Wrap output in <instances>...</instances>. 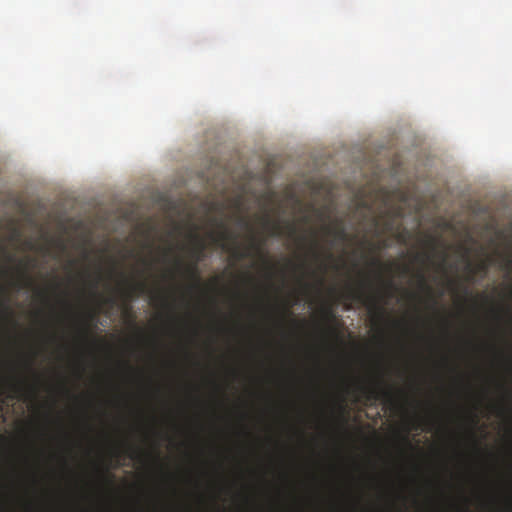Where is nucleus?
<instances>
[{
  "label": "nucleus",
  "mask_w": 512,
  "mask_h": 512,
  "mask_svg": "<svg viewBox=\"0 0 512 512\" xmlns=\"http://www.w3.org/2000/svg\"><path fill=\"white\" fill-rule=\"evenodd\" d=\"M417 278H418V282H419L420 288L425 290V291H427L429 294H431L432 289H431V287L427 283L425 274L423 272H419L417 274Z\"/></svg>",
  "instance_id": "nucleus-7"
},
{
  "label": "nucleus",
  "mask_w": 512,
  "mask_h": 512,
  "mask_svg": "<svg viewBox=\"0 0 512 512\" xmlns=\"http://www.w3.org/2000/svg\"><path fill=\"white\" fill-rule=\"evenodd\" d=\"M325 234L333 236L338 240H346L347 233L341 222H338L335 226L326 225L323 227Z\"/></svg>",
  "instance_id": "nucleus-6"
},
{
  "label": "nucleus",
  "mask_w": 512,
  "mask_h": 512,
  "mask_svg": "<svg viewBox=\"0 0 512 512\" xmlns=\"http://www.w3.org/2000/svg\"><path fill=\"white\" fill-rule=\"evenodd\" d=\"M177 266L182 267V262L180 260H177Z\"/></svg>",
  "instance_id": "nucleus-28"
},
{
  "label": "nucleus",
  "mask_w": 512,
  "mask_h": 512,
  "mask_svg": "<svg viewBox=\"0 0 512 512\" xmlns=\"http://www.w3.org/2000/svg\"><path fill=\"white\" fill-rule=\"evenodd\" d=\"M385 226H386V229H387V230H391V229H392L393 224H392V222L388 221L387 223H385Z\"/></svg>",
  "instance_id": "nucleus-22"
},
{
  "label": "nucleus",
  "mask_w": 512,
  "mask_h": 512,
  "mask_svg": "<svg viewBox=\"0 0 512 512\" xmlns=\"http://www.w3.org/2000/svg\"><path fill=\"white\" fill-rule=\"evenodd\" d=\"M360 390L368 400H382L391 407H396L398 404L394 391L384 386L382 382L371 387L360 386Z\"/></svg>",
  "instance_id": "nucleus-3"
},
{
  "label": "nucleus",
  "mask_w": 512,
  "mask_h": 512,
  "mask_svg": "<svg viewBox=\"0 0 512 512\" xmlns=\"http://www.w3.org/2000/svg\"><path fill=\"white\" fill-rule=\"evenodd\" d=\"M106 301L109 302V303H112V304L115 303V300L113 298H108Z\"/></svg>",
  "instance_id": "nucleus-26"
},
{
  "label": "nucleus",
  "mask_w": 512,
  "mask_h": 512,
  "mask_svg": "<svg viewBox=\"0 0 512 512\" xmlns=\"http://www.w3.org/2000/svg\"><path fill=\"white\" fill-rule=\"evenodd\" d=\"M425 244L430 248V250L432 252H434L436 250V247H437V240L435 238L429 237L425 241Z\"/></svg>",
  "instance_id": "nucleus-11"
},
{
  "label": "nucleus",
  "mask_w": 512,
  "mask_h": 512,
  "mask_svg": "<svg viewBox=\"0 0 512 512\" xmlns=\"http://www.w3.org/2000/svg\"><path fill=\"white\" fill-rule=\"evenodd\" d=\"M395 214H396V216H400V215H401V211H400V209H399V210H397Z\"/></svg>",
  "instance_id": "nucleus-29"
},
{
  "label": "nucleus",
  "mask_w": 512,
  "mask_h": 512,
  "mask_svg": "<svg viewBox=\"0 0 512 512\" xmlns=\"http://www.w3.org/2000/svg\"><path fill=\"white\" fill-rule=\"evenodd\" d=\"M194 245L191 250V256L193 257L194 261L191 263L187 268L186 272L194 279L199 282V274H198V263L203 259L204 251L206 249V245L204 241L199 238L197 235L192 236Z\"/></svg>",
  "instance_id": "nucleus-4"
},
{
  "label": "nucleus",
  "mask_w": 512,
  "mask_h": 512,
  "mask_svg": "<svg viewBox=\"0 0 512 512\" xmlns=\"http://www.w3.org/2000/svg\"><path fill=\"white\" fill-rule=\"evenodd\" d=\"M414 259L416 261H421V262L429 261L431 259V254L430 253H417L414 256Z\"/></svg>",
  "instance_id": "nucleus-10"
},
{
  "label": "nucleus",
  "mask_w": 512,
  "mask_h": 512,
  "mask_svg": "<svg viewBox=\"0 0 512 512\" xmlns=\"http://www.w3.org/2000/svg\"><path fill=\"white\" fill-rule=\"evenodd\" d=\"M325 316H326L327 318H331V317H332V312H331V310H330V309H326V310H325Z\"/></svg>",
  "instance_id": "nucleus-21"
},
{
  "label": "nucleus",
  "mask_w": 512,
  "mask_h": 512,
  "mask_svg": "<svg viewBox=\"0 0 512 512\" xmlns=\"http://www.w3.org/2000/svg\"><path fill=\"white\" fill-rule=\"evenodd\" d=\"M237 223L242 228H245V229H248V230L252 229L250 222L245 217L239 216L237 218Z\"/></svg>",
  "instance_id": "nucleus-9"
},
{
  "label": "nucleus",
  "mask_w": 512,
  "mask_h": 512,
  "mask_svg": "<svg viewBox=\"0 0 512 512\" xmlns=\"http://www.w3.org/2000/svg\"><path fill=\"white\" fill-rule=\"evenodd\" d=\"M432 303L435 306L437 304V301L434 298H432Z\"/></svg>",
  "instance_id": "nucleus-31"
},
{
  "label": "nucleus",
  "mask_w": 512,
  "mask_h": 512,
  "mask_svg": "<svg viewBox=\"0 0 512 512\" xmlns=\"http://www.w3.org/2000/svg\"><path fill=\"white\" fill-rule=\"evenodd\" d=\"M272 234L274 236H282L283 235V229L279 226V225H275L273 227V232Z\"/></svg>",
  "instance_id": "nucleus-14"
},
{
  "label": "nucleus",
  "mask_w": 512,
  "mask_h": 512,
  "mask_svg": "<svg viewBox=\"0 0 512 512\" xmlns=\"http://www.w3.org/2000/svg\"><path fill=\"white\" fill-rule=\"evenodd\" d=\"M213 223L220 229V231L214 235V241L223 250L228 251L236 260H242L251 256V251L260 252L263 242L259 243L254 235L250 237V243L248 248L240 249L236 243L237 235L227 228L226 223L221 220L214 218Z\"/></svg>",
  "instance_id": "nucleus-1"
},
{
  "label": "nucleus",
  "mask_w": 512,
  "mask_h": 512,
  "mask_svg": "<svg viewBox=\"0 0 512 512\" xmlns=\"http://www.w3.org/2000/svg\"><path fill=\"white\" fill-rule=\"evenodd\" d=\"M446 257H447V255L445 253H442V262L443 263L446 262Z\"/></svg>",
  "instance_id": "nucleus-25"
},
{
  "label": "nucleus",
  "mask_w": 512,
  "mask_h": 512,
  "mask_svg": "<svg viewBox=\"0 0 512 512\" xmlns=\"http://www.w3.org/2000/svg\"><path fill=\"white\" fill-rule=\"evenodd\" d=\"M467 268L474 274L475 269L472 267L470 263H468Z\"/></svg>",
  "instance_id": "nucleus-24"
},
{
  "label": "nucleus",
  "mask_w": 512,
  "mask_h": 512,
  "mask_svg": "<svg viewBox=\"0 0 512 512\" xmlns=\"http://www.w3.org/2000/svg\"><path fill=\"white\" fill-rule=\"evenodd\" d=\"M82 337L85 339V340H88L89 337H90V330L88 327H84L82 329Z\"/></svg>",
  "instance_id": "nucleus-16"
},
{
  "label": "nucleus",
  "mask_w": 512,
  "mask_h": 512,
  "mask_svg": "<svg viewBox=\"0 0 512 512\" xmlns=\"http://www.w3.org/2000/svg\"><path fill=\"white\" fill-rule=\"evenodd\" d=\"M5 273H6V271L0 268V276H2Z\"/></svg>",
  "instance_id": "nucleus-27"
},
{
  "label": "nucleus",
  "mask_w": 512,
  "mask_h": 512,
  "mask_svg": "<svg viewBox=\"0 0 512 512\" xmlns=\"http://www.w3.org/2000/svg\"><path fill=\"white\" fill-rule=\"evenodd\" d=\"M287 228H288V236L290 238H295L296 237V232H297L296 226L294 224H289L287 226Z\"/></svg>",
  "instance_id": "nucleus-13"
},
{
  "label": "nucleus",
  "mask_w": 512,
  "mask_h": 512,
  "mask_svg": "<svg viewBox=\"0 0 512 512\" xmlns=\"http://www.w3.org/2000/svg\"><path fill=\"white\" fill-rule=\"evenodd\" d=\"M488 270V264L486 262H481L478 266H477V271H480V272H483V273H486Z\"/></svg>",
  "instance_id": "nucleus-15"
},
{
  "label": "nucleus",
  "mask_w": 512,
  "mask_h": 512,
  "mask_svg": "<svg viewBox=\"0 0 512 512\" xmlns=\"http://www.w3.org/2000/svg\"><path fill=\"white\" fill-rule=\"evenodd\" d=\"M0 289H1V291H2L3 293H6V291H5L4 287L0 286Z\"/></svg>",
  "instance_id": "nucleus-32"
},
{
  "label": "nucleus",
  "mask_w": 512,
  "mask_h": 512,
  "mask_svg": "<svg viewBox=\"0 0 512 512\" xmlns=\"http://www.w3.org/2000/svg\"><path fill=\"white\" fill-rule=\"evenodd\" d=\"M347 297L363 305L368 306L369 310L377 320H382L385 316V309L373 294H368L364 288L349 290Z\"/></svg>",
  "instance_id": "nucleus-2"
},
{
  "label": "nucleus",
  "mask_w": 512,
  "mask_h": 512,
  "mask_svg": "<svg viewBox=\"0 0 512 512\" xmlns=\"http://www.w3.org/2000/svg\"><path fill=\"white\" fill-rule=\"evenodd\" d=\"M148 293L152 295L151 298L153 301L160 300L166 303V300L159 294H152V291L148 288L146 282L144 281L135 282L122 292L123 296L127 300H133L140 295Z\"/></svg>",
  "instance_id": "nucleus-5"
},
{
  "label": "nucleus",
  "mask_w": 512,
  "mask_h": 512,
  "mask_svg": "<svg viewBox=\"0 0 512 512\" xmlns=\"http://www.w3.org/2000/svg\"><path fill=\"white\" fill-rule=\"evenodd\" d=\"M15 388H16L17 390H20V389L22 388V386H21V385H15Z\"/></svg>",
  "instance_id": "nucleus-30"
},
{
  "label": "nucleus",
  "mask_w": 512,
  "mask_h": 512,
  "mask_svg": "<svg viewBox=\"0 0 512 512\" xmlns=\"http://www.w3.org/2000/svg\"><path fill=\"white\" fill-rule=\"evenodd\" d=\"M99 281H100V278L97 277V279L92 283V289H93V293L95 294V291L98 287V284H99Z\"/></svg>",
  "instance_id": "nucleus-17"
},
{
  "label": "nucleus",
  "mask_w": 512,
  "mask_h": 512,
  "mask_svg": "<svg viewBox=\"0 0 512 512\" xmlns=\"http://www.w3.org/2000/svg\"><path fill=\"white\" fill-rule=\"evenodd\" d=\"M22 276L24 278V282H23V284H19L18 288H21V287H24V286H26V287L31 286L32 285V279L27 275V273L23 272Z\"/></svg>",
  "instance_id": "nucleus-12"
},
{
  "label": "nucleus",
  "mask_w": 512,
  "mask_h": 512,
  "mask_svg": "<svg viewBox=\"0 0 512 512\" xmlns=\"http://www.w3.org/2000/svg\"><path fill=\"white\" fill-rule=\"evenodd\" d=\"M408 269H409V268H408L407 266H405V267H404V271H405V272H407V271H408Z\"/></svg>",
  "instance_id": "nucleus-33"
},
{
  "label": "nucleus",
  "mask_w": 512,
  "mask_h": 512,
  "mask_svg": "<svg viewBox=\"0 0 512 512\" xmlns=\"http://www.w3.org/2000/svg\"><path fill=\"white\" fill-rule=\"evenodd\" d=\"M285 312H286V313H290V312H289V307H287V308L285 309Z\"/></svg>",
  "instance_id": "nucleus-34"
},
{
  "label": "nucleus",
  "mask_w": 512,
  "mask_h": 512,
  "mask_svg": "<svg viewBox=\"0 0 512 512\" xmlns=\"http://www.w3.org/2000/svg\"><path fill=\"white\" fill-rule=\"evenodd\" d=\"M371 264L378 267L382 266L381 262L378 259H373Z\"/></svg>",
  "instance_id": "nucleus-19"
},
{
  "label": "nucleus",
  "mask_w": 512,
  "mask_h": 512,
  "mask_svg": "<svg viewBox=\"0 0 512 512\" xmlns=\"http://www.w3.org/2000/svg\"><path fill=\"white\" fill-rule=\"evenodd\" d=\"M318 248H319V243H318V240L316 239V234L314 233L313 234V241H312V244H311V252L313 253L315 258L319 257Z\"/></svg>",
  "instance_id": "nucleus-8"
},
{
  "label": "nucleus",
  "mask_w": 512,
  "mask_h": 512,
  "mask_svg": "<svg viewBox=\"0 0 512 512\" xmlns=\"http://www.w3.org/2000/svg\"><path fill=\"white\" fill-rule=\"evenodd\" d=\"M509 263L512 265V260Z\"/></svg>",
  "instance_id": "nucleus-35"
},
{
  "label": "nucleus",
  "mask_w": 512,
  "mask_h": 512,
  "mask_svg": "<svg viewBox=\"0 0 512 512\" xmlns=\"http://www.w3.org/2000/svg\"><path fill=\"white\" fill-rule=\"evenodd\" d=\"M4 311H5V313L7 315L11 316L12 312H11L10 308L6 304L4 305Z\"/></svg>",
  "instance_id": "nucleus-20"
},
{
  "label": "nucleus",
  "mask_w": 512,
  "mask_h": 512,
  "mask_svg": "<svg viewBox=\"0 0 512 512\" xmlns=\"http://www.w3.org/2000/svg\"><path fill=\"white\" fill-rule=\"evenodd\" d=\"M386 286H387V288L389 290V296H392L391 290L394 288V285H393L392 281H388Z\"/></svg>",
  "instance_id": "nucleus-18"
},
{
  "label": "nucleus",
  "mask_w": 512,
  "mask_h": 512,
  "mask_svg": "<svg viewBox=\"0 0 512 512\" xmlns=\"http://www.w3.org/2000/svg\"><path fill=\"white\" fill-rule=\"evenodd\" d=\"M96 317H97V314H96V313H91V314H89V319H90L91 321H93L94 319H96Z\"/></svg>",
  "instance_id": "nucleus-23"
}]
</instances>
